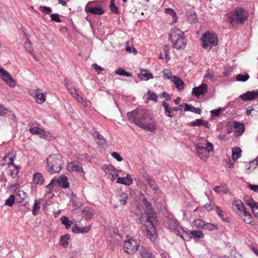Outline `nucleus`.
<instances>
[{
  "instance_id": "nucleus-1",
  "label": "nucleus",
  "mask_w": 258,
  "mask_h": 258,
  "mask_svg": "<svg viewBox=\"0 0 258 258\" xmlns=\"http://www.w3.org/2000/svg\"><path fill=\"white\" fill-rule=\"evenodd\" d=\"M127 119L139 127L150 132L157 128L156 122L153 115L144 108H138L126 114Z\"/></svg>"
},
{
  "instance_id": "nucleus-2",
  "label": "nucleus",
  "mask_w": 258,
  "mask_h": 258,
  "mask_svg": "<svg viewBox=\"0 0 258 258\" xmlns=\"http://www.w3.org/2000/svg\"><path fill=\"white\" fill-rule=\"evenodd\" d=\"M143 203L147 210L146 212L141 214L140 221L144 226L143 231L146 236L151 241H154L156 237V229L154 226V223L156 221V214L151 208V204L147 199L143 198Z\"/></svg>"
},
{
  "instance_id": "nucleus-3",
  "label": "nucleus",
  "mask_w": 258,
  "mask_h": 258,
  "mask_svg": "<svg viewBox=\"0 0 258 258\" xmlns=\"http://www.w3.org/2000/svg\"><path fill=\"white\" fill-rule=\"evenodd\" d=\"M247 12L241 7H237L228 14V18L231 25L236 27L243 24L247 20Z\"/></svg>"
},
{
  "instance_id": "nucleus-4",
  "label": "nucleus",
  "mask_w": 258,
  "mask_h": 258,
  "mask_svg": "<svg viewBox=\"0 0 258 258\" xmlns=\"http://www.w3.org/2000/svg\"><path fill=\"white\" fill-rule=\"evenodd\" d=\"M60 154H55L50 155L46 159L47 171L50 174L58 173L62 168L63 162Z\"/></svg>"
},
{
  "instance_id": "nucleus-5",
  "label": "nucleus",
  "mask_w": 258,
  "mask_h": 258,
  "mask_svg": "<svg viewBox=\"0 0 258 258\" xmlns=\"http://www.w3.org/2000/svg\"><path fill=\"white\" fill-rule=\"evenodd\" d=\"M169 36L174 48L180 49L185 47L186 42L183 32L179 29H176L173 30Z\"/></svg>"
},
{
  "instance_id": "nucleus-6",
  "label": "nucleus",
  "mask_w": 258,
  "mask_h": 258,
  "mask_svg": "<svg viewBox=\"0 0 258 258\" xmlns=\"http://www.w3.org/2000/svg\"><path fill=\"white\" fill-rule=\"evenodd\" d=\"M201 40L202 47L205 49L209 50L213 46H216L218 43V39L217 35L208 31L203 34Z\"/></svg>"
},
{
  "instance_id": "nucleus-7",
  "label": "nucleus",
  "mask_w": 258,
  "mask_h": 258,
  "mask_svg": "<svg viewBox=\"0 0 258 258\" xmlns=\"http://www.w3.org/2000/svg\"><path fill=\"white\" fill-rule=\"evenodd\" d=\"M123 247L124 251L129 254H133L139 248V242L133 237L126 236L124 240Z\"/></svg>"
},
{
  "instance_id": "nucleus-8",
  "label": "nucleus",
  "mask_w": 258,
  "mask_h": 258,
  "mask_svg": "<svg viewBox=\"0 0 258 258\" xmlns=\"http://www.w3.org/2000/svg\"><path fill=\"white\" fill-rule=\"evenodd\" d=\"M164 224L168 229L177 232L178 235L180 234V230L181 229L182 231L183 230L182 228L179 225L178 221L172 215L169 216L166 218L164 221Z\"/></svg>"
},
{
  "instance_id": "nucleus-9",
  "label": "nucleus",
  "mask_w": 258,
  "mask_h": 258,
  "mask_svg": "<svg viewBox=\"0 0 258 258\" xmlns=\"http://www.w3.org/2000/svg\"><path fill=\"white\" fill-rule=\"evenodd\" d=\"M179 236L183 240L188 241L191 238L195 239L196 238H203L204 237V234L200 230H191L190 231L189 234L183 230L182 233L179 234Z\"/></svg>"
},
{
  "instance_id": "nucleus-10",
  "label": "nucleus",
  "mask_w": 258,
  "mask_h": 258,
  "mask_svg": "<svg viewBox=\"0 0 258 258\" xmlns=\"http://www.w3.org/2000/svg\"><path fill=\"white\" fill-rule=\"evenodd\" d=\"M0 77L10 87L14 88L16 86V81L11 75L2 68H0Z\"/></svg>"
},
{
  "instance_id": "nucleus-11",
  "label": "nucleus",
  "mask_w": 258,
  "mask_h": 258,
  "mask_svg": "<svg viewBox=\"0 0 258 258\" xmlns=\"http://www.w3.org/2000/svg\"><path fill=\"white\" fill-rule=\"evenodd\" d=\"M233 208L236 213L241 217H243L245 211H246L243 204L241 201H235L232 203Z\"/></svg>"
},
{
  "instance_id": "nucleus-12",
  "label": "nucleus",
  "mask_w": 258,
  "mask_h": 258,
  "mask_svg": "<svg viewBox=\"0 0 258 258\" xmlns=\"http://www.w3.org/2000/svg\"><path fill=\"white\" fill-rule=\"evenodd\" d=\"M67 170L70 172H84L81 164L78 161H76L68 163L67 166Z\"/></svg>"
},
{
  "instance_id": "nucleus-13",
  "label": "nucleus",
  "mask_w": 258,
  "mask_h": 258,
  "mask_svg": "<svg viewBox=\"0 0 258 258\" xmlns=\"http://www.w3.org/2000/svg\"><path fill=\"white\" fill-rule=\"evenodd\" d=\"M195 149L198 156L203 161H206L209 158V154L205 149V148L200 146L199 144L195 145Z\"/></svg>"
},
{
  "instance_id": "nucleus-14",
  "label": "nucleus",
  "mask_w": 258,
  "mask_h": 258,
  "mask_svg": "<svg viewBox=\"0 0 258 258\" xmlns=\"http://www.w3.org/2000/svg\"><path fill=\"white\" fill-rule=\"evenodd\" d=\"M240 97L243 101L253 100L258 98V91L252 90L247 91L246 93L240 95Z\"/></svg>"
},
{
  "instance_id": "nucleus-15",
  "label": "nucleus",
  "mask_w": 258,
  "mask_h": 258,
  "mask_svg": "<svg viewBox=\"0 0 258 258\" xmlns=\"http://www.w3.org/2000/svg\"><path fill=\"white\" fill-rule=\"evenodd\" d=\"M143 176L146 181V182L148 183L150 187L153 190L157 191L159 190V188L157 185L156 182L155 181V180L153 179L152 177L148 175V174H147L146 172H145L143 173Z\"/></svg>"
},
{
  "instance_id": "nucleus-16",
  "label": "nucleus",
  "mask_w": 258,
  "mask_h": 258,
  "mask_svg": "<svg viewBox=\"0 0 258 258\" xmlns=\"http://www.w3.org/2000/svg\"><path fill=\"white\" fill-rule=\"evenodd\" d=\"M207 92V85L203 83L198 87L192 89V93L196 96L199 97L201 95H205Z\"/></svg>"
},
{
  "instance_id": "nucleus-17",
  "label": "nucleus",
  "mask_w": 258,
  "mask_h": 258,
  "mask_svg": "<svg viewBox=\"0 0 258 258\" xmlns=\"http://www.w3.org/2000/svg\"><path fill=\"white\" fill-rule=\"evenodd\" d=\"M233 127L234 128V132L235 137L241 136L244 132L245 127L243 123H240L238 121H233Z\"/></svg>"
},
{
  "instance_id": "nucleus-18",
  "label": "nucleus",
  "mask_w": 258,
  "mask_h": 258,
  "mask_svg": "<svg viewBox=\"0 0 258 258\" xmlns=\"http://www.w3.org/2000/svg\"><path fill=\"white\" fill-rule=\"evenodd\" d=\"M94 214V211L90 207H86L82 211L83 217L88 220L92 218Z\"/></svg>"
},
{
  "instance_id": "nucleus-19",
  "label": "nucleus",
  "mask_w": 258,
  "mask_h": 258,
  "mask_svg": "<svg viewBox=\"0 0 258 258\" xmlns=\"http://www.w3.org/2000/svg\"><path fill=\"white\" fill-rule=\"evenodd\" d=\"M16 158V154L15 153L11 152L9 153L3 159V161H8V165L9 166L10 165H14L15 168L17 169L18 168V166L15 165L14 164V161Z\"/></svg>"
},
{
  "instance_id": "nucleus-20",
  "label": "nucleus",
  "mask_w": 258,
  "mask_h": 258,
  "mask_svg": "<svg viewBox=\"0 0 258 258\" xmlns=\"http://www.w3.org/2000/svg\"><path fill=\"white\" fill-rule=\"evenodd\" d=\"M141 73L138 75L139 78L142 80L148 81L150 79H153V76L152 73H151L148 70L145 69H140Z\"/></svg>"
},
{
  "instance_id": "nucleus-21",
  "label": "nucleus",
  "mask_w": 258,
  "mask_h": 258,
  "mask_svg": "<svg viewBox=\"0 0 258 258\" xmlns=\"http://www.w3.org/2000/svg\"><path fill=\"white\" fill-rule=\"evenodd\" d=\"M171 81L174 84L176 88L179 90L183 89L184 84L183 81L180 78L174 76L172 78Z\"/></svg>"
},
{
  "instance_id": "nucleus-22",
  "label": "nucleus",
  "mask_w": 258,
  "mask_h": 258,
  "mask_svg": "<svg viewBox=\"0 0 258 258\" xmlns=\"http://www.w3.org/2000/svg\"><path fill=\"white\" fill-rule=\"evenodd\" d=\"M86 11L88 13L97 15H101L104 13V11L100 7L86 8Z\"/></svg>"
},
{
  "instance_id": "nucleus-23",
  "label": "nucleus",
  "mask_w": 258,
  "mask_h": 258,
  "mask_svg": "<svg viewBox=\"0 0 258 258\" xmlns=\"http://www.w3.org/2000/svg\"><path fill=\"white\" fill-rule=\"evenodd\" d=\"M57 182L59 185L63 188H66L69 187L70 183L68 181V178L64 175H61L58 179Z\"/></svg>"
},
{
  "instance_id": "nucleus-24",
  "label": "nucleus",
  "mask_w": 258,
  "mask_h": 258,
  "mask_svg": "<svg viewBox=\"0 0 258 258\" xmlns=\"http://www.w3.org/2000/svg\"><path fill=\"white\" fill-rule=\"evenodd\" d=\"M33 180L35 184L40 185L43 184L44 181L42 174L39 172H36L33 174Z\"/></svg>"
},
{
  "instance_id": "nucleus-25",
  "label": "nucleus",
  "mask_w": 258,
  "mask_h": 258,
  "mask_svg": "<svg viewBox=\"0 0 258 258\" xmlns=\"http://www.w3.org/2000/svg\"><path fill=\"white\" fill-rule=\"evenodd\" d=\"M184 110L185 111H191L192 112L200 114L201 113V109L199 108H196L191 105L185 103L184 104Z\"/></svg>"
},
{
  "instance_id": "nucleus-26",
  "label": "nucleus",
  "mask_w": 258,
  "mask_h": 258,
  "mask_svg": "<svg viewBox=\"0 0 258 258\" xmlns=\"http://www.w3.org/2000/svg\"><path fill=\"white\" fill-rule=\"evenodd\" d=\"M232 159L233 160H237L240 157L241 154V150L239 147L233 148L232 150Z\"/></svg>"
},
{
  "instance_id": "nucleus-27",
  "label": "nucleus",
  "mask_w": 258,
  "mask_h": 258,
  "mask_svg": "<svg viewBox=\"0 0 258 258\" xmlns=\"http://www.w3.org/2000/svg\"><path fill=\"white\" fill-rule=\"evenodd\" d=\"M142 250L140 249V250L141 255L142 258H155L154 256L149 251V250L145 248H143L142 247Z\"/></svg>"
},
{
  "instance_id": "nucleus-28",
  "label": "nucleus",
  "mask_w": 258,
  "mask_h": 258,
  "mask_svg": "<svg viewBox=\"0 0 258 258\" xmlns=\"http://www.w3.org/2000/svg\"><path fill=\"white\" fill-rule=\"evenodd\" d=\"M118 195L120 197L119 200L120 204L122 206L125 205L128 199V195L126 193L120 191L118 192Z\"/></svg>"
},
{
  "instance_id": "nucleus-29",
  "label": "nucleus",
  "mask_w": 258,
  "mask_h": 258,
  "mask_svg": "<svg viewBox=\"0 0 258 258\" xmlns=\"http://www.w3.org/2000/svg\"><path fill=\"white\" fill-rule=\"evenodd\" d=\"M162 105L165 109V114L170 117H173L174 114L171 112V109L170 108L169 105L165 101L162 102Z\"/></svg>"
},
{
  "instance_id": "nucleus-30",
  "label": "nucleus",
  "mask_w": 258,
  "mask_h": 258,
  "mask_svg": "<svg viewBox=\"0 0 258 258\" xmlns=\"http://www.w3.org/2000/svg\"><path fill=\"white\" fill-rule=\"evenodd\" d=\"M186 16L188 21L195 22L197 20V15L193 11H188L186 13Z\"/></svg>"
},
{
  "instance_id": "nucleus-31",
  "label": "nucleus",
  "mask_w": 258,
  "mask_h": 258,
  "mask_svg": "<svg viewBox=\"0 0 258 258\" xmlns=\"http://www.w3.org/2000/svg\"><path fill=\"white\" fill-rule=\"evenodd\" d=\"M70 236L69 234H66L61 236L60 240V244L61 245L67 247L69 244V240L70 239Z\"/></svg>"
},
{
  "instance_id": "nucleus-32",
  "label": "nucleus",
  "mask_w": 258,
  "mask_h": 258,
  "mask_svg": "<svg viewBox=\"0 0 258 258\" xmlns=\"http://www.w3.org/2000/svg\"><path fill=\"white\" fill-rule=\"evenodd\" d=\"M40 202L39 200H35L32 210V214L34 216L38 214V211L40 208Z\"/></svg>"
},
{
  "instance_id": "nucleus-33",
  "label": "nucleus",
  "mask_w": 258,
  "mask_h": 258,
  "mask_svg": "<svg viewBox=\"0 0 258 258\" xmlns=\"http://www.w3.org/2000/svg\"><path fill=\"white\" fill-rule=\"evenodd\" d=\"M249 78V75L244 73L243 74H239L236 77V79L237 81L239 82H245Z\"/></svg>"
},
{
  "instance_id": "nucleus-34",
  "label": "nucleus",
  "mask_w": 258,
  "mask_h": 258,
  "mask_svg": "<svg viewBox=\"0 0 258 258\" xmlns=\"http://www.w3.org/2000/svg\"><path fill=\"white\" fill-rule=\"evenodd\" d=\"M164 12L166 14H169L172 17V21L176 22L177 21V16L175 12L171 8H166L164 10Z\"/></svg>"
},
{
  "instance_id": "nucleus-35",
  "label": "nucleus",
  "mask_w": 258,
  "mask_h": 258,
  "mask_svg": "<svg viewBox=\"0 0 258 258\" xmlns=\"http://www.w3.org/2000/svg\"><path fill=\"white\" fill-rule=\"evenodd\" d=\"M45 94L42 93H36L35 96L36 102L39 104L44 102L45 100Z\"/></svg>"
},
{
  "instance_id": "nucleus-36",
  "label": "nucleus",
  "mask_w": 258,
  "mask_h": 258,
  "mask_svg": "<svg viewBox=\"0 0 258 258\" xmlns=\"http://www.w3.org/2000/svg\"><path fill=\"white\" fill-rule=\"evenodd\" d=\"M94 136L96 137V139L98 140L97 144L99 145H104L106 142V140L103 137V136L101 135L98 132L95 131L93 134Z\"/></svg>"
},
{
  "instance_id": "nucleus-37",
  "label": "nucleus",
  "mask_w": 258,
  "mask_h": 258,
  "mask_svg": "<svg viewBox=\"0 0 258 258\" xmlns=\"http://www.w3.org/2000/svg\"><path fill=\"white\" fill-rule=\"evenodd\" d=\"M244 221L247 224H250L252 222V218L250 213L247 211H245L243 214V217H242Z\"/></svg>"
},
{
  "instance_id": "nucleus-38",
  "label": "nucleus",
  "mask_w": 258,
  "mask_h": 258,
  "mask_svg": "<svg viewBox=\"0 0 258 258\" xmlns=\"http://www.w3.org/2000/svg\"><path fill=\"white\" fill-rule=\"evenodd\" d=\"M205 221L202 220V219H198L195 220L193 221L192 224H193L194 226H195V227H196L197 228H202L203 229L204 224H205Z\"/></svg>"
},
{
  "instance_id": "nucleus-39",
  "label": "nucleus",
  "mask_w": 258,
  "mask_h": 258,
  "mask_svg": "<svg viewBox=\"0 0 258 258\" xmlns=\"http://www.w3.org/2000/svg\"><path fill=\"white\" fill-rule=\"evenodd\" d=\"M62 223L65 226L66 229H69L72 225V222L69 220V218L66 216H62L61 218Z\"/></svg>"
},
{
  "instance_id": "nucleus-40",
  "label": "nucleus",
  "mask_w": 258,
  "mask_h": 258,
  "mask_svg": "<svg viewBox=\"0 0 258 258\" xmlns=\"http://www.w3.org/2000/svg\"><path fill=\"white\" fill-rule=\"evenodd\" d=\"M16 197H19L20 200V202H22V201H24L26 199H27L28 197V195L26 194V192H24L23 190H18V192L16 193Z\"/></svg>"
},
{
  "instance_id": "nucleus-41",
  "label": "nucleus",
  "mask_w": 258,
  "mask_h": 258,
  "mask_svg": "<svg viewBox=\"0 0 258 258\" xmlns=\"http://www.w3.org/2000/svg\"><path fill=\"white\" fill-rule=\"evenodd\" d=\"M158 96L156 93L154 92L149 90L147 93V99L153 101L154 102H157Z\"/></svg>"
},
{
  "instance_id": "nucleus-42",
  "label": "nucleus",
  "mask_w": 258,
  "mask_h": 258,
  "mask_svg": "<svg viewBox=\"0 0 258 258\" xmlns=\"http://www.w3.org/2000/svg\"><path fill=\"white\" fill-rule=\"evenodd\" d=\"M24 47L28 51L32 53V51H33V49L32 46V44L29 38L26 39V41L24 42Z\"/></svg>"
},
{
  "instance_id": "nucleus-43",
  "label": "nucleus",
  "mask_w": 258,
  "mask_h": 258,
  "mask_svg": "<svg viewBox=\"0 0 258 258\" xmlns=\"http://www.w3.org/2000/svg\"><path fill=\"white\" fill-rule=\"evenodd\" d=\"M115 74L119 75L122 76H126V77H131V74L129 72L125 71L123 69L121 68H118L115 72Z\"/></svg>"
},
{
  "instance_id": "nucleus-44",
  "label": "nucleus",
  "mask_w": 258,
  "mask_h": 258,
  "mask_svg": "<svg viewBox=\"0 0 258 258\" xmlns=\"http://www.w3.org/2000/svg\"><path fill=\"white\" fill-rule=\"evenodd\" d=\"M203 229L205 230L212 231L214 229H217V227L216 225L212 223L205 222Z\"/></svg>"
},
{
  "instance_id": "nucleus-45",
  "label": "nucleus",
  "mask_w": 258,
  "mask_h": 258,
  "mask_svg": "<svg viewBox=\"0 0 258 258\" xmlns=\"http://www.w3.org/2000/svg\"><path fill=\"white\" fill-rule=\"evenodd\" d=\"M29 131L31 133H32V134H34V135H40V133H45V131L44 130H42L40 128L36 127L30 128L29 129Z\"/></svg>"
},
{
  "instance_id": "nucleus-46",
  "label": "nucleus",
  "mask_w": 258,
  "mask_h": 258,
  "mask_svg": "<svg viewBox=\"0 0 258 258\" xmlns=\"http://www.w3.org/2000/svg\"><path fill=\"white\" fill-rule=\"evenodd\" d=\"M244 201L250 207V208H252L253 206H254L257 204L256 202L254 201V200L248 197V196H245L244 197Z\"/></svg>"
},
{
  "instance_id": "nucleus-47",
  "label": "nucleus",
  "mask_w": 258,
  "mask_h": 258,
  "mask_svg": "<svg viewBox=\"0 0 258 258\" xmlns=\"http://www.w3.org/2000/svg\"><path fill=\"white\" fill-rule=\"evenodd\" d=\"M15 199L14 195H11L10 197L6 201L5 205L12 207L15 204Z\"/></svg>"
},
{
  "instance_id": "nucleus-48",
  "label": "nucleus",
  "mask_w": 258,
  "mask_h": 258,
  "mask_svg": "<svg viewBox=\"0 0 258 258\" xmlns=\"http://www.w3.org/2000/svg\"><path fill=\"white\" fill-rule=\"evenodd\" d=\"M110 9L112 13H114L115 14H119V11H118L117 7L116 6V5L115 4L114 0H111L110 5Z\"/></svg>"
},
{
  "instance_id": "nucleus-49",
  "label": "nucleus",
  "mask_w": 258,
  "mask_h": 258,
  "mask_svg": "<svg viewBox=\"0 0 258 258\" xmlns=\"http://www.w3.org/2000/svg\"><path fill=\"white\" fill-rule=\"evenodd\" d=\"M162 73L164 77L168 79H172V73L169 69H164L162 71Z\"/></svg>"
},
{
  "instance_id": "nucleus-50",
  "label": "nucleus",
  "mask_w": 258,
  "mask_h": 258,
  "mask_svg": "<svg viewBox=\"0 0 258 258\" xmlns=\"http://www.w3.org/2000/svg\"><path fill=\"white\" fill-rule=\"evenodd\" d=\"M224 109H222V108L221 107H219L218 109H213V110H212L211 111H210V113H211V115L212 116H218L220 115L221 111H222Z\"/></svg>"
},
{
  "instance_id": "nucleus-51",
  "label": "nucleus",
  "mask_w": 258,
  "mask_h": 258,
  "mask_svg": "<svg viewBox=\"0 0 258 258\" xmlns=\"http://www.w3.org/2000/svg\"><path fill=\"white\" fill-rule=\"evenodd\" d=\"M203 120L202 119H197L195 121H191L190 123L192 126H199L202 125Z\"/></svg>"
},
{
  "instance_id": "nucleus-52",
  "label": "nucleus",
  "mask_w": 258,
  "mask_h": 258,
  "mask_svg": "<svg viewBox=\"0 0 258 258\" xmlns=\"http://www.w3.org/2000/svg\"><path fill=\"white\" fill-rule=\"evenodd\" d=\"M50 17L51 21H55L58 23L62 22V20L59 18V15L57 13L51 14Z\"/></svg>"
},
{
  "instance_id": "nucleus-53",
  "label": "nucleus",
  "mask_w": 258,
  "mask_h": 258,
  "mask_svg": "<svg viewBox=\"0 0 258 258\" xmlns=\"http://www.w3.org/2000/svg\"><path fill=\"white\" fill-rule=\"evenodd\" d=\"M227 133L228 134H230L232 132H234V128L233 127V122H229L227 123Z\"/></svg>"
},
{
  "instance_id": "nucleus-54",
  "label": "nucleus",
  "mask_w": 258,
  "mask_h": 258,
  "mask_svg": "<svg viewBox=\"0 0 258 258\" xmlns=\"http://www.w3.org/2000/svg\"><path fill=\"white\" fill-rule=\"evenodd\" d=\"M124 181L126 183V185H130L133 183V180L129 174H127L125 177H124Z\"/></svg>"
},
{
  "instance_id": "nucleus-55",
  "label": "nucleus",
  "mask_w": 258,
  "mask_h": 258,
  "mask_svg": "<svg viewBox=\"0 0 258 258\" xmlns=\"http://www.w3.org/2000/svg\"><path fill=\"white\" fill-rule=\"evenodd\" d=\"M8 111V109L5 107L4 105L0 104V116H3L6 114Z\"/></svg>"
},
{
  "instance_id": "nucleus-56",
  "label": "nucleus",
  "mask_w": 258,
  "mask_h": 258,
  "mask_svg": "<svg viewBox=\"0 0 258 258\" xmlns=\"http://www.w3.org/2000/svg\"><path fill=\"white\" fill-rule=\"evenodd\" d=\"M93 68L98 73H100L101 71L104 70V69L100 66H99L97 63H93L92 65Z\"/></svg>"
},
{
  "instance_id": "nucleus-57",
  "label": "nucleus",
  "mask_w": 258,
  "mask_h": 258,
  "mask_svg": "<svg viewBox=\"0 0 258 258\" xmlns=\"http://www.w3.org/2000/svg\"><path fill=\"white\" fill-rule=\"evenodd\" d=\"M111 156L115 159L117 161H122L123 159L120 156V155L115 152H112L111 153Z\"/></svg>"
},
{
  "instance_id": "nucleus-58",
  "label": "nucleus",
  "mask_w": 258,
  "mask_h": 258,
  "mask_svg": "<svg viewBox=\"0 0 258 258\" xmlns=\"http://www.w3.org/2000/svg\"><path fill=\"white\" fill-rule=\"evenodd\" d=\"M57 182V179L55 178H52L50 181V182L46 185V187L49 190L52 189L54 187L53 184Z\"/></svg>"
},
{
  "instance_id": "nucleus-59",
  "label": "nucleus",
  "mask_w": 258,
  "mask_h": 258,
  "mask_svg": "<svg viewBox=\"0 0 258 258\" xmlns=\"http://www.w3.org/2000/svg\"><path fill=\"white\" fill-rule=\"evenodd\" d=\"M216 211L219 216L223 220L225 221L224 216L223 214V211L219 207H216Z\"/></svg>"
},
{
  "instance_id": "nucleus-60",
  "label": "nucleus",
  "mask_w": 258,
  "mask_h": 258,
  "mask_svg": "<svg viewBox=\"0 0 258 258\" xmlns=\"http://www.w3.org/2000/svg\"><path fill=\"white\" fill-rule=\"evenodd\" d=\"M205 149H206V151H207L208 153H209L210 152L213 151V144L208 142L206 144V146L205 148Z\"/></svg>"
},
{
  "instance_id": "nucleus-61",
  "label": "nucleus",
  "mask_w": 258,
  "mask_h": 258,
  "mask_svg": "<svg viewBox=\"0 0 258 258\" xmlns=\"http://www.w3.org/2000/svg\"><path fill=\"white\" fill-rule=\"evenodd\" d=\"M65 85L67 86V87H68L67 83H66L65 84ZM67 88H68V90H69V92L72 96H73L74 95H77V96H79V94L77 93V90L75 88H69L68 87H67Z\"/></svg>"
},
{
  "instance_id": "nucleus-62",
  "label": "nucleus",
  "mask_w": 258,
  "mask_h": 258,
  "mask_svg": "<svg viewBox=\"0 0 258 258\" xmlns=\"http://www.w3.org/2000/svg\"><path fill=\"white\" fill-rule=\"evenodd\" d=\"M252 209V211L254 214V215L258 218V204H256V205L254 206H253L252 208H251Z\"/></svg>"
},
{
  "instance_id": "nucleus-63",
  "label": "nucleus",
  "mask_w": 258,
  "mask_h": 258,
  "mask_svg": "<svg viewBox=\"0 0 258 258\" xmlns=\"http://www.w3.org/2000/svg\"><path fill=\"white\" fill-rule=\"evenodd\" d=\"M41 8L43 9V10H41V11L44 12L46 14H49L52 11V10L50 7H41Z\"/></svg>"
},
{
  "instance_id": "nucleus-64",
  "label": "nucleus",
  "mask_w": 258,
  "mask_h": 258,
  "mask_svg": "<svg viewBox=\"0 0 258 258\" xmlns=\"http://www.w3.org/2000/svg\"><path fill=\"white\" fill-rule=\"evenodd\" d=\"M248 187L252 190L258 192V185L249 184Z\"/></svg>"
}]
</instances>
